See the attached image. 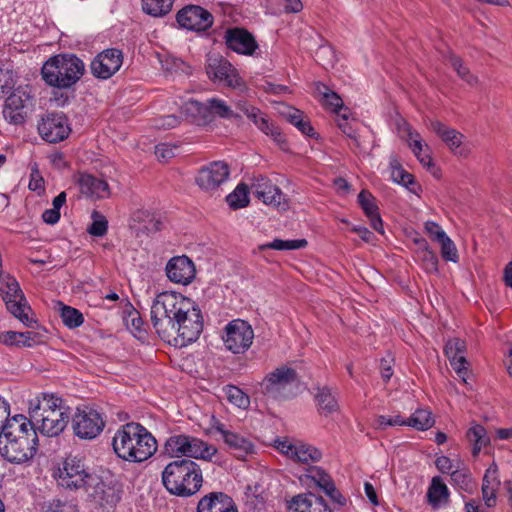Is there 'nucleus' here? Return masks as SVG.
<instances>
[{
    "instance_id": "nucleus-38",
    "label": "nucleus",
    "mask_w": 512,
    "mask_h": 512,
    "mask_svg": "<svg viewBox=\"0 0 512 512\" xmlns=\"http://www.w3.org/2000/svg\"><path fill=\"white\" fill-rule=\"evenodd\" d=\"M467 438L473 443L474 456L478 455L481 449L490 443L486 429L480 424H474L468 429Z\"/></svg>"
},
{
    "instance_id": "nucleus-51",
    "label": "nucleus",
    "mask_w": 512,
    "mask_h": 512,
    "mask_svg": "<svg viewBox=\"0 0 512 512\" xmlns=\"http://www.w3.org/2000/svg\"><path fill=\"white\" fill-rule=\"evenodd\" d=\"M92 223L88 227L87 231L90 235L96 237H102L107 233L108 229V221L101 213L98 211H93L91 214Z\"/></svg>"
},
{
    "instance_id": "nucleus-27",
    "label": "nucleus",
    "mask_w": 512,
    "mask_h": 512,
    "mask_svg": "<svg viewBox=\"0 0 512 512\" xmlns=\"http://www.w3.org/2000/svg\"><path fill=\"white\" fill-rule=\"evenodd\" d=\"M501 481L499 478V469L496 463H492L486 470L482 479V498L485 505L489 508L494 507L497 502V493Z\"/></svg>"
},
{
    "instance_id": "nucleus-13",
    "label": "nucleus",
    "mask_w": 512,
    "mask_h": 512,
    "mask_svg": "<svg viewBox=\"0 0 512 512\" xmlns=\"http://www.w3.org/2000/svg\"><path fill=\"white\" fill-rule=\"evenodd\" d=\"M206 72L208 77L214 82L239 91L246 90V84L236 68L222 57L210 58L206 66Z\"/></svg>"
},
{
    "instance_id": "nucleus-21",
    "label": "nucleus",
    "mask_w": 512,
    "mask_h": 512,
    "mask_svg": "<svg viewBox=\"0 0 512 512\" xmlns=\"http://www.w3.org/2000/svg\"><path fill=\"white\" fill-rule=\"evenodd\" d=\"M165 272L171 282L188 285L195 278L196 268L190 258L181 255L174 256L167 262Z\"/></svg>"
},
{
    "instance_id": "nucleus-57",
    "label": "nucleus",
    "mask_w": 512,
    "mask_h": 512,
    "mask_svg": "<svg viewBox=\"0 0 512 512\" xmlns=\"http://www.w3.org/2000/svg\"><path fill=\"white\" fill-rule=\"evenodd\" d=\"M175 146L167 143H160L155 146V155L161 162H166L175 155Z\"/></svg>"
},
{
    "instance_id": "nucleus-58",
    "label": "nucleus",
    "mask_w": 512,
    "mask_h": 512,
    "mask_svg": "<svg viewBox=\"0 0 512 512\" xmlns=\"http://www.w3.org/2000/svg\"><path fill=\"white\" fill-rule=\"evenodd\" d=\"M14 87L12 72L0 65V93L7 94Z\"/></svg>"
},
{
    "instance_id": "nucleus-42",
    "label": "nucleus",
    "mask_w": 512,
    "mask_h": 512,
    "mask_svg": "<svg viewBox=\"0 0 512 512\" xmlns=\"http://www.w3.org/2000/svg\"><path fill=\"white\" fill-rule=\"evenodd\" d=\"M31 99L30 89L26 87H18L12 92L5 101L6 108H13L14 110L23 111L24 107Z\"/></svg>"
},
{
    "instance_id": "nucleus-1",
    "label": "nucleus",
    "mask_w": 512,
    "mask_h": 512,
    "mask_svg": "<svg viewBox=\"0 0 512 512\" xmlns=\"http://www.w3.org/2000/svg\"><path fill=\"white\" fill-rule=\"evenodd\" d=\"M38 442L34 424L22 414L8 419L0 430V454L11 463L21 464L32 459Z\"/></svg>"
},
{
    "instance_id": "nucleus-10",
    "label": "nucleus",
    "mask_w": 512,
    "mask_h": 512,
    "mask_svg": "<svg viewBox=\"0 0 512 512\" xmlns=\"http://www.w3.org/2000/svg\"><path fill=\"white\" fill-rule=\"evenodd\" d=\"M0 292L7 309L22 323L28 325L30 319L27 311L30 307L16 279L9 275L0 277Z\"/></svg>"
},
{
    "instance_id": "nucleus-45",
    "label": "nucleus",
    "mask_w": 512,
    "mask_h": 512,
    "mask_svg": "<svg viewBox=\"0 0 512 512\" xmlns=\"http://www.w3.org/2000/svg\"><path fill=\"white\" fill-rule=\"evenodd\" d=\"M287 120L294 125L301 133L307 136L314 134V129L310 122L304 119L303 113L295 108H288L285 113Z\"/></svg>"
},
{
    "instance_id": "nucleus-55",
    "label": "nucleus",
    "mask_w": 512,
    "mask_h": 512,
    "mask_svg": "<svg viewBox=\"0 0 512 512\" xmlns=\"http://www.w3.org/2000/svg\"><path fill=\"white\" fill-rule=\"evenodd\" d=\"M459 462L462 461L459 459L452 460L447 456H440L436 459L435 465L441 473L451 475L453 470L459 467Z\"/></svg>"
},
{
    "instance_id": "nucleus-24",
    "label": "nucleus",
    "mask_w": 512,
    "mask_h": 512,
    "mask_svg": "<svg viewBox=\"0 0 512 512\" xmlns=\"http://www.w3.org/2000/svg\"><path fill=\"white\" fill-rule=\"evenodd\" d=\"M304 476L313 481L315 485L321 488L334 502L339 505H345L346 499L337 490L329 474H327L321 467L308 466Z\"/></svg>"
},
{
    "instance_id": "nucleus-53",
    "label": "nucleus",
    "mask_w": 512,
    "mask_h": 512,
    "mask_svg": "<svg viewBox=\"0 0 512 512\" xmlns=\"http://www.w3.org/2000/svg\"><path fill=\"white\" fill-rule=\"evenodd\" d=\"M465 342L459 338H453L447 341L445 345V354L449 360L464 356Z\"/></svg>"
},
{
    "instance_id": "nucleus-44",
    "label": "nucleus",
    "mask_w": 512,
    "mask_h": 512,
    "mask_svg": "<svg viewBox=\"0 0 512 512\" xmlns=\"http://www.w3.org/2000/svg\"><path fill=\"white\" fill-rule=\"evenodd\" d=\"M227 400L238 408L246 409L250 405V398L240 388L234 385H226L222 389Z\"/></svg>"
},
{
    "instance_id": "nucleus-2",
    "label": "nucleus",
    "mask_w": 512,
    "mask_h": 512,
    "mask_svg": "<svg viewBox=\"0 0 512 512\" xmlns=\"http://www.w3.org/2000/svg\"><path fill=\"white\" fill-rule=\"evenodd\" d=\"M70 414V407L53 393H40L28 402V420L47 437L61 434L69 422Z\"/></svg>"
},
{
    "instance_id": "nucleus-40",
    "label": "nucleus",
    "mask_w": 512,
    "mask_h": 512,
    "mask_svg": "<svg viewBox=\"0 0 512 512\" xmlns=\"http://www.w3.org/2000/svg\"><path fill=\"white\" fill-rule=\"evenodd\" d=\"M421 247L417 251V257L421 261L423 268L428 273H434L438 271V257L434 251H432L425 240H422Z\"/></svg>"
},
{
    "instance_id": "nucleus-33",
    "label": "nucleus",
    "mask_w": 512,
    "mask_h": 512,
    "mask_svg": "<svg viewBox=\"0 0 512 512\" xmlns=\"http://www.w3.org/2000/svg\"><path fill=\"white\" fill-rule=\"evenodd\" d=\"M450 483L456 489L467 493H472L476 488V482L469 468L463 462H459V467L453 470L450 475Z\"/></svg>"
},
{
    "instance_id": "nucleus-63",
    "label": "nucleus",
    "mask_w": 512,
    "mask_h": 512,
    "mask_svg": "<svg viewBox=\"0 0 512 512\" xmlns=\"http://www.w3.org/2000/svg\"><path fill=\"white\" fill-rule=\"evenodd\" d=\"M28 187L32 191L43 189V178L41 177L36 165L31 170Z\"/></svg>"
},
{
    "instance_id": "nucleus-7",
    "label": "nucleus",
    "mask_w": 512,
    "mask_h": 512,
    "mask_svg": "<svg viewBox=\"0 0 512 512\" xmlns=\"http://www.w3.org/2000/svg\"><path fill=\"white\" fill-rule=\"evenodd\" d=\"M165 451L171 457H189L205 461H212L218 450L214 445L188 434H176L167 438Z\"/></svg>"
},
{
    "instance_id": "nucleus-60",
    "label": "nucleus",
    "mask_w": 512,
    "mask_h": 512,
    "mask_svg": "<svg viewBox=\"0 0 512 512\" xmlns=\"http://www.w3.org/2000/svg\"><path fill=\"white\" fill-rule=\"evenodd\" d=\"M449 361H450V364L453 367V369L458 374V376L460 378H462V380L464 382H466L465 376L467 374V369H468V362H467L466 358L464 356H461V357H456Z\"/></svg>"
},
{
    "instance_id": "nucleus-20",
    "label": "nucleus",
    "mask_w": 512,
    "mask_h": 512,
    "mask_svg": "<svg viewBox=\"0 0 512 512\" xmlns=\"http://www.w3.org/2000/svg\"><path fill=\"white\" fill-rule=\"evenodd\" d=\"M178 24L191 31H206L213 24V16L206 9L191 5L181 9L177 13Z\"/></svg>"
},
{
    "instance_id": "nucleus-59",
    "label": "nucleus",
    "mask_w": 512,
    "mask_h": 512,
    "mask_svg": "<svg viewBox=\"0 0 512 512\" xmlns=\"http://www.w3.org/2000/svg\"><path fill=\"white\" fill-rule=\"evenodd\" d=\"M3 117L6 121L14 125L22 124L25 121V115L23 111L18 109L14 110L13 108L4 107Z\"/></svg>"
},
{
    "instance_id": "nucleus-11",
    "label": "nucleus",
    "mask_w": 512,
    "mask_h": 512,
    "mask_svg": "<svg viewBox=\"0 0 512 512\" xmlns=\"http://www.w3.org/2000/svg\"><path fill=\"white\" fill-rule=\"evenodd\" d=\"M105 427V420L100 412L92 408L77 410L72 418L74 435L83 440L97 438Z\"/></svg>"
},
{
    "instance_id": "nucleus-22",
    "label": "nucleus",
    "mask_w": 512,
    "mask_h": 512,
    "mask_svg": "<svg viewBox=\"0 0 512 512\" xmlns=\"http://www.w3.org/2000/svg\"><path fill=\"white\" fill-rule=\"evenodd\" d=\"M224 38L227 47L239 54L252 55L258 48L254 36L243 28L228 29Z\"/></svg>"
},
{
    "instance_id": "nucleus-5",
    "label": "nucleus",
    "mask_w": 512,
    "mask_h": 512,
    "mask_svg": "<svg viewBox=\"0 0 512 512\" xmlns=\"http://www.w3.org/2000/svg\"><path fill=\"white\" fill-rule=\"evenodd\" d=\"M162 482L164 487L173 495L192 496L202 487V471L200 466L192 460H175L164 468Z\"/></svg>"
},
{
    "instance_id": "nucleus-17",
    "label": "nucleus",
    "mask_w": 512,
    "mask_h": 512,
    "mask_svg": "<svg viewBox=\"0 0 512 512\" xmlns=\"http://www.w3.org/2000/svg\"><path fill=\"white\" fill-rule=\"evenodd\" d=\"M276 447L287 458L308 466L322 458V452L319 449L300 441H277Z\"/></svg>"
},
{
    "instance_id": "nucleus-54",
    "label": "nucleus",
    "mask_w": 512,
    "mask_h": 512,
    "mask_svg": "<svg viewBox=\"0 0 512 512\" xmlns=\"http://www.w3.org/2000/svg\"><path fill=\"white\" fill-rule=\"evenodd\" d=\"M403 426L405 425V419L400 415L396 416H384L380 415L376 418L374 426L376 429H386L389 426Z\"/></svg>"
},
{
    "instance_id": "nucleus-16",
    "label": "nucleus",
    "mask_w": 512,
    "mask_h": 512,
    "mask_svg": "<svg viewBox=\"0 0 512 512\" xmlns=\"http://www.w3.org/2000/svg\"><path fill=\"white\" fill-rule=\"evenodd\" d=\"M251 189L256 197L266 205H272L281 209L288 207L286 195L279 187L261 174L253 176Z\"/></svg>"
},
{
    "instance_id": "nucleus-31",
    "label": "nucleus",
    "mask_w": 512,
    "mask_h": 512,
    "mask_svg": "<svg viewBox=\"0 0 512 512\" xmlns=\"http://www.w3.org/2000/svg\"><path fill=\"white\" fill-rule=\"evenodd\" d=\"M358 202L365 214L370 218L371 226L377 232L383 234V222L378 213V207L374 203V198L371 193L366 190H362L358 195Z\"/></svg>"
},
{
    "instance_id": "nucleus-48",
    "label": "nucleus",
    "mask_w": 512,
    "mask_h": 512,
    "mask_svg": "<svg viewBox=\"0 0 512 512\" xmlns=\"http://www.w3.org/2000/svg\"><path fill=\"white\" fill-rule=\"evenodd\" d=\"M307 246V241L305 239H295V240H282V239H274L272 242L265 243L259 246L260 250L266 249H274V250H297Z\"/></svg>"
},
{
    "instance_id": "nucleus-56",
    "label": "nucleus",
    "mask_w": 512,
    "mask_h": 512,
    "mask_svg": "<svg viewBox=\"0 0 512 512\" xmlns=\"http://www.w3.org/2000/svg\"><path fill=\"white\" fill-rule=\"evenodd\" d=\"M424 228L433 241L440 242L448 236L437 222L427 221L425 222Z\"/></svg>"
},
{
    "instance_id": "nucleus-18",
    "label": "nucleus",
    "mask_w": 512,
    "mask_h": 512,
    "mask_svg": "<svg viewBox=\"0 0 512 512\" xmlns=\"http://www.w3.org/2000/svg\"><path fill=\"white\" fill-rule=\"evenodd\" d=\"M229 175L228 164L223 161H215L199 170L196 183L202 190L213 192L228 180Z\"/></svg>"
},
{
    "instance_id": "nucleus-39",
    "label": "nucleus",
    "mask_w": 512,
    "mask_h": 512,
    "mask_svg": "<svg viewBox=\"0 0 512 512\" xmlns=\"http://www.w3.org/2000/svg\"><path fill=\"white\" fill-rule=\"evenodd\" d=\"M405 425L425 431L434 425V418L429 410L417 409L408 419H405Z\"/></svg>"
},
{
    "instance_id": "nucleus-52",
    "label": "nucleus",
    "mask_w": 512,
    "mask_h": 512,
    "mask_svg": "<svg viewBox=\"0 0 512 512\" xmlns=\"http://www.w3.org/2000/svg\"><path fill=\"white\" fill-rule=\"evenodd\" d=\"M441 248V256L445 261L457 263L459 260L458 250L455 243L449 236L438 242Z\"/></svg>"
},
{
    "instance_id": "nucleus-12",
    "label": "nucleus",
    "mask_w": 512,
    "mask_h": 512,
    "mask_svg": "<svg viewBox=\"0 0 512 512\" xmlns=\"http://www.w3.org/2000/svg\"><path fill=\"white\" fill-rule=\"evenodd\" d=\"M253 339L254 331L251 325L244 320H232L225 327L224 345L232 353H244L252 345Z\"/></svg>"
},
{
    "instance_id": "nucleus-9",
    "label": "nucleus",
    "mask_w": 512,
    "mask_h": 512,
    "mask_svg": "<svg viewBox=\"0 0 512 512\" xmlns=\"http://www.w3.org/2000/svg\"><path fill=\"white\" fill-rule=\"evenodd\" d=\"M54 476L60 486L68 489L83 488L92 477L82 459L72 455L62 461Z\"/></svg>"
},
{
    "instance_id": "nucleus-4",
    "label": "nucleus",
    "mask_w": 512,
    "mask_h": 512,
    "mask_svg": "<svg viewBox=\"0 0 512 512\" xmlns=\"http://www.w3.org/2000/svg\"><path fill=\"white\" fill-rule=\"evenodd\" d=\"M192 301L173 291H164L155 297L150 311L151 322L162 340L169 338V333L174 332L172 329L178 323V318L189 309Z\"/></svg>"
},
{
    "instance_id": "nucleus-8",
    "label": "nucleus",
    "mask_w": 512,
    "mask_h": 512,
    "mask_svg": "<svg viewBox=\"0 0 512 512\" xmlns=\"http://www.w3.org/2000/svg\"><path fill=\"white\" fill-rule=\"evenodd\" d=\"M174 332L169 333V338L163 339L175 346H187L196 341L203 330V316L199 306L192 301L189 309L178 318V323L173 327Z\"/></svg>"
},
{
    "instance_id": "nucleus-35",
    "label": "nucleus",
    "mask_w": 512,
    "mask_h": 512,
    "mask_svg": "<svg viewBox=\"0 0 512 512\" xmlns=\"http://www.w3.org/2000/svg\"><path fill=\"white\" fill-rule=\"evenodd\" d=\"M246 117L250 119L263 133L271 136L277 141L280 140L281 133L279 129L264 116L260 109L254 107V111H252L251 114L249 113Z\"/></svg>"
},
{
    "instance_id": "nucleus-61",
    "label": "nucleus",
    "mask_w": 512,
    "mask_h": 512,
    "mask_svg": "<svg viewBox=\"0 0 512 512\" xmlns=\"http://www.w3.org/2000/svg\"><path fill=\"white\" fill-rule=\"evenodd\" d=\"M230 429L227 427L226 424L222 423L219 419H217L215 416H212L209 423L208 432L210 434H219L221 436V439L226 435V433Z\"/></svg>"
},
{
    "instance_id": "nucleus-3",
    "label": "nucleus",
    "mask_w": 512,
    "mask_h": 512,
    "mask_svg": "<svg viewBox=\"0 0 512 512\" xmlns=\"http://www.w3.org/2000/svg\"><path fill=\"white\" fill-rule=\"evenodd\" d=\"M113 451L118 458L141 463L152 457L158 444L152 433L143 425L129 422L120 426L112 438Z\"/></svg>"
},
{
    "instance_id": "nucleus-46",
    "label": "nucleus",
    "mask_w": 512,
    "mask_h": 512,
    "mask_svg": "<svg viewBox=\"0 0 512 512\" xmlns=\"http://www.w3.org/2000/svg\"><path fill=\"white\" fill-rule=\"evenodd\" d=\"M142 5L144 12L159 17L171 11L173 0H142Z\"/></svg>"
},
{
    "instance_id": "nucleus-26",
    "label": "nucleus",
    "mask_w": 512,
    "mask_h": 512,
    "mask_svg": "<svg viewBox=\"0 0 512 512\" xmlns=\"http://www.w3.org/2000/svg\"><path fill=\"white\" fill-rule=\"evenodd\" d=\"M80 192L91 199H104L110 195L108 183L91 174L82 173L77 179Z\"/></svg>"
},
{
    "instance_id": "nucleus-47",
    "label": "nucleus",
    "mask_w": 512,
    "mask_h": 512,
    "mask_svg": "<svg viewBox=\"0 0 512 512\" xmlns=\"http://www.w3.org/2000/svg\"><path fill=\"white\" fill-rule=\"evenodd\" d=\"M207 107L211 114L224 119L239 118V115L235 113L227 103L218 98H211L207 100Z\"/></svg>"
},
{
    "instance_id": "nucleus-34",
    "label": "nucleus",
    "mask_w": 512,
    "mask_h": 512,
    "mask_svg": "<svg viewBox=\"0 0 512 512\" xmlns=\"http://www.w3.org/2000/svg\"><path fill=\"white\" fill-rule=\"evenodd\" d=\"M450 493L446 484L438 476L433 477L427 491V498L433 507H438L441 502H447Z\"/></svg>"
},
{
    "instance_id": "nucleus-23",
    "label": "nucleus",
    "mask_w": 512,
    "mask_h": 512,
    "mask_svg": "<svg viewBox=\"0 0 512 512\" xmlns=\"http://www.w3.org/2000/svg\"><path fill=\"white\" fill-rule=\"evenodd\" d=\"M288 512H332L326 501L314 493L298 494L287 503Z\"/></svg>"
},
{
    "instance_id": "nucleus-37",
    "label": "nucleus",
    "mask_w": 512,
    "mask_h": 512,
    "mask_svg": "<svg viewBox=\"0 0 512 512\" xmlns=\"http://www.w3.org/2000/svg\"><path fill=\"white\" fill-rule=\"evenodd\" d=\"M315 398L319 411L325 416L338 410L337 400L327 387L319 388Z\"/></svg>"
},
{
    "instance_id": "nucleus-62",
    "label": "nucleus",
    "mask_w": 512,
    "mask_h": 512,
    "mask_svg": "<svg viewBox=\"0 0 512 512\" xmlns=\"http://www.w3.org/2000/svg\"><path fill=\"white\" fill-rule=\"evenodd\" d=\"M337 122L338 127L342 130V132L352 139L353 144L356 148H359V141L356 135L354 134L351 126L348 124L346 115H343L341 119L337 120Z\"/></svg>"
},
{
    "instance_id": "nucleus-15",
    "label": "nucleus",
    "mask_w": 512,
    "mask_h": 512,
    "mask_svg": "<svg viewBox=\"0 0 512 512\" xmlns=\"http://www.w3.org/2000/svg\"><path fill=\"white\" fill-rule=\"evenodd\" d=\"M122 63V51L116 48H109L100 52L91 61L90 70L94 77L106 80L119 71Z\"/></svg>"
},
{
    "instance_id": "nucleus-36",
    "label": "nucleus",
    "mask_w": 512,
    "mask_h": 512,
    "mask_svg": "<svg viewBox=\"0 0 512 512\" xmlns=\"http://www.w3.org/2000/svg\"><path fill=\"white\" fill-rule=\"evenodd\" d=\"M35 334L33 332H0V343L7 346L31 347Z\"/></svg>"
},
{
    "instance_id": "nucleus-43",
    "label": "nucleus",
    "mask_w": 512,
    "mask_h": 512,
    "mask_svg": "<svg viewBox=\"0 0 512 512\" xmlns=\"http://www.w3.org/2000/svg\"><path fill=\"white\" fill-rule=\"evenodd\" d=\"M448 63L456 71L457 75L470 86L477 83V77H475L469 70V68L463 63L462 59L457 55L449 52L446 57Z\"/></svg>"
},
{
    "instance_id": "nucleus-50",
    "label": "nucleus",
    "mask_w": 512,
    "mask_h": 512,
    "mask_svg": "<svg viewBox=\"0 0 512 512\" xmlns=\"http://www.w3.org/2000/svg\"><path fill=\"white\" fill-rule=\"evenodd\" d=\"M61 318L69 328L79 327L84 322L83 315L79 310L65 305L61 308Z\"/></svg>"
},
{
    "instance_id": "nucleus-14",
    "label": "nucleus",
    "mask_w": 512,
    "mask_h": 512,
    "mask_svg": "<svg viewBox=\"0 0 512 512\" xmlns=\"http://www.w3.org/2000/svg\"><path fill=\"white\" fill-rule=\"evenodd\" d=\"M297 378V373L293 368L286 365L279 366L269 372L260 382L261 392L269 398L280 399L284 391Z\"/></svg>"
},
{
    "instance_id": "nucleus-30",
    "label": "nucleus",
    "mask_w": 512,
    "mask_h": 512,
    "mask_svg": "<svg viewBox=\"0 0 512 512\" xmlns=\"http://www.w3.org/2000/svg\"><path fill=\"white\" fill-rule=\"evenodd\" d=\"M408 145L418 161L423 167L430 168L433 166V160L430 156V148L427 144L423 143L420 134L408 128Z\"/></svg>"
},
{
    "instance_id": "nucleus-29",
    "label": "nucleus",
    "mask_w": 512,
    "mask_h": 512,
    "mask_svg": "<svg viewBox=\"0 0 512 512\" xmlns=\"http://www.w3.org/2000/svg\"><path fill=\"white\" fill-rule=\"evenodd\" d=\"M390 176L393 182L405 186L413 193L420 189L414 180L412 174L404 170L396 156H391L389 160Z\"/></svg>"
},
{
    "instance_id": "nucleus-6",
    "label": "nucleus",
    "mask_w": 512,
    "mask_h": 512,
    "mask_svg": "<svg viewBox=\"0 0 512 512\" xmlns=\"http://www.w3.org/2000/svg\"><path fill=\"white\" fill-rule=\"evenodd\" d=\"M85 71L83 61L73 54H58L50 57L41 69L46 84L56 88H70L77 83Z\"/></svg>"
},
{
    "instance_id": "nucleus-28",
    "label": "nucleus",
    "mask_w": 512,
    "mask_h": 512,
    "mask_svg": "<svg viewBox=\"0 0 512 512\" xmlns=\"http://www.w3.org/2000/svg\"><path fill=\"white\" fill-rule=\"evenodd\" d=\"M222 440L239 459H245L255 451L251 438L235 431L229 430Z\"/></svg>"
},
{
    "instance_id": "nucleus-19",
    "label": "nucleus",
    "mask_w": 512,
    "mask_h": 512,
    "mask_svg": "<svg viewBox=\"0 0 512 512\" xmlns=\"http://www.w3.org/2000/svg\"><path fill=\"white\" fill-rule=\"evenodd\" d=\"M38 132L45 141L57 143L68 137L70 128L63 114L49 113L38 123Z\"/></svg>"
},
{
    "instance_id": "nucleus-49",
    "label": "nucleus",
    "mask_w": 512,
    "mask_h": 512,
    "mask_svg": "<svg viewBox=\"0 0 512 512\" xmlns=\"http://www.w3.org/2000/svg\"><path fill=\"white\" fill-rule=\"evenodd\" d=\"M319 93L322 95L323 104L330 108L333 112L338 113L343 107V101L338 94L331 91L324 85L318 87Z\"/></svg>"
},
{
    "instance_id": "nucleus-32",
    "label": "nucleus",
    "mask_w": 512,
    "mask_h": 512,
    "mask_svg": "<svg viewBox=\"0 0 512 512\" xmlns=\"http://www.w3.org/2000/svg\"><path fill=\"white\" fill-rule=\"evenodd\" d=\"M429 129L438 135L451 150L459 148L464 138L463 134L453 128H449L439 121H431Z\"/></svg>"
},
{
    "instance_id": "nucleus-64",
    "label": "nucleus",
    "mask_w": 512,
    "mask_h": 512,
    "mask_svg": "<svg viewBox=\"0 0 512 512\" xmlns=\"http://www.w3.org/2000/svg\"><path fill=\"white\" fill-rule=\"evenodd\" d=\"M42 219L47 224H55L60 219V212L56 209H47L42 214Z\"/></svg>"
},
{
    "instance_id": "nucleus-25",
    "label": "nucleus",
    "mask_w": 512,
    "mask_h": 512,
    "mask_svg": "<svg viewBox=\"0 0 512 512\" xmlns=\"http://www.w3.org/2000/svg\"><path fill=\"white\" fill-rule=\"evenodd\" d=\"M197 512H238L232 498L223 492H211L200 499Z\"/></svg>"
},
{
    "instance_id": "nucleus-41",
    "label": "nucleus",
    "mask_w": 512,
    "mask_h": 512,
    "mask_svg": "<svg viewBox=\"0 0 512 512\" xmlns=\"http://www.w3.org/2000/svg\"><path fill=\"white\" fill-rule=\"evenodd\" d=\"M226 201L230 208L236 210L244 208L249 204V187L240 183L236 188L227 195Z\"/></svg>"
}]
</instances>
